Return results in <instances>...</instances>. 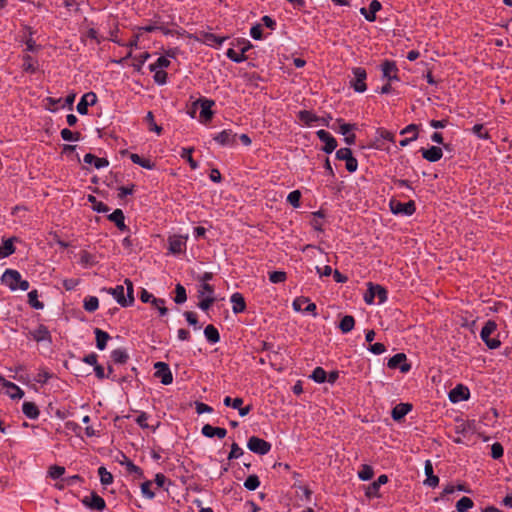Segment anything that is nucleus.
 <instances>
[{
	"label": "nucleus",
	"instance_id": "nucleus-1",
	"mask_svg": "<svg viewBox=\"0 0 512 512\" xmlns=\"http://www.w3.org/2000/svg\"><path fill=\"white\" fill-rule=\"evenodd\" d=\"M1 282L11 291L22 290L27 291L30 284L27 280L22 279L19 271L14 269H6L1 276Z\"/></svg>",
	"mask_w": 512,
	"mask_h": 512
},
{
	"label": "nucleus",
	"instance_id": "nucleus-2",
	"mask_svg": "<svg viewBox=\"0 0 512 512\" xmlns=\"http://www.w3.org/2000/svg\"><path fill=\"white\" fill-rule=\"evenodd\" d=\"M375 298L378 299L379 304H383L387 301V290L378 284L368 283L367 292L364 295V301L367 304H373Z\"/></svg>",
	"mask_w": 512,
	"mask_h": 512
},
{
	"label": "nucleus",
	"instance_id": "nucleus-3",
	"mask_svg": "<svg viewBox=\"0 0 512 512\" xmlns=\"http://www.w3.org/2000/svg\"><path fill=\"white\" fill-rule=\"evenodd\" d=\"M496 329L497 324L492 320H488L480 332V337L482 341L490 349H496L501 345V342L497 338H491V334H493L496 331Z\"/></svg>",
	"mask_w": 512,
	"mask_h": 512
},
{
	"label": "nucleus",
	"instance_id": "nucleus-4",
	"mask_svg": "<svg viewBox=\"0 0 512 512\" xmlns=\"http://www.w3.org/2000/svg\"><path fill=\"white\" fill-rule=\"evenodd\" d=\"M215 105V101L208 98H199L197 101L193 103V107H200V119L201 122L207 123L210 122L213 118L214 112L212 111V107Z\"/></svg>",
	"mask_w": 512,
	"mask_h": 512
},
{
	"label": "nucleus",
	"instance_id": "nucleus-5",
	"mask_svg": "<svg viewBox=\"0 0 512 512\" xmlns=\"http://www.w3.org/2000/svg\"><path fill=\"white\" fill-rule=\"evenodd\" d=\"M353 79L350 80V86L354 89L355 92L363 93L367 90L366 79L367 73L366 70L362 67H355L352 69Z\"/></svg>",
	"mask_w": 512,
	"mask_h": 512
},
{
	"label": "nucleus",
	"instance_id": "nucleus-6",
	"mask_svg": "<svg viewBox=\"0 0 512 512\" xmlns=\"http://www.w3.org/2000/svg\"><path fill=\"white\" fill-rule=\"evenodd\" d=\"M248 449L258 455H266L271 450V444L257 436H252L247 441Z\"/></svg>",
	"mask_w": 512,
	"mask_h": 512
},
{
	"label": "nucleus",
	"instance_id": "nucleus-7",
	"mask_svg": "<svg viewBox=\"0 0 512 512\" xmlns=\"http://www.w3.org/2000/svg\"><path fill=\"white\" fill-rule=\"evenodd\" d=\"M390 208H391V211L393 214H401V215H405V216H411L415 213L416 211V206H415V202L410 200L406 203H402V202H395V201H391L390 202Z\"/></svg>",
	"mask_w": 512,
	"mask_h": 512
},
{
	"label": "nucleus",
	"instance_id": "nucleus-8",
	"mask_svg": "<svg viewBox=\"0 0 512 512\" xmlns=\"http://www.w3.org/2000/svg\"><path fill=\"white\" fill-rule=\"evenodd\" d=\"M390 369H399L402 373H407L411 369V365L407 362V357L404 353H397L392 356L387 363Z\"/></svg>",
	"mask_w": 512,
	"mask_h": 512
},
{
	"label": "nucleus",
	"instance_id": "nucleus-9",
	"mask_svg": "<svg viewBox=\"0 0 512 512\" xmlns=\"http://www.w3.org/2000/svg\"><path fill=\"white\" fill-rule=\"evenodd\" d=\"M81 502L85 507L91 510L103 511L106 508L105 500L95 492H92L89 496H85Z\"/></svg>",
	"mask_w": 512,
	"mask_h": 512
},
{
	"label": "nucleus",
	"instance_id": "nucleus-10",
	"mask_svg": "<svg viewBox=\"0 0 512 512\" xmlns=\"http://www.w3.org/2000/svg\"><path fill=\"white\" fill-rule=\"evenodd\" d=\"M187 236L173 235L168 238V250L173 255H178L186 250Z\"/></svg>",
	"mask_w": 512,
	"mask_h": 512
},
{
	"label": "nucleus",
	"instance_id": "nucleus-11",
	"mask_svg": "<svg viewBox=\"0 0 512 512\" xmlns=\"http://www.w3.org/2000/svg\"><path fill=\"white\" fill-rule=\"evenodd\" d=\"M213 140L221 146L232 147L237 144V135L231 129H225L215 134Z\"/></svg>",
	"mask_w": 512,
	"mask_h": 512
},
{
	"label": "nucleus",
	"instance_id": "nucleus-12",
	"mask_svg": "<svg viewBox=\"0 0 512 512\" xmlns=\"http://www.w3.org/2000/svg\"><path fill=\"white\" fill-rule=\"evenodd\" d=\"M155 376L160 379L163 385H169L173 382V376L168 364L164 362H156L154 365Z\"/></svg>",
	"mask_w": 512,
	"mask_h": 512
},
{
	"label": "nucleus",
	"instance_id": "nucleus-13",
	"mask_svg": "<svg viewBox=\"0 0 512 512\" xmlns=\"http://www.w3.org/2000/svg\"><path fill=\"white\" fill-rule=\"evenodd\" d=\"M0 385L2 388L5 389V393L11 398V399H21L24 396V391L15 383L6 380L1 374H0Z\"/></svg>",
	"mask_w": 512,
	"mask_h": 512
},
{
	"label": "nucleus",
	"instance_id": "nucleus-14",
	"mask_svg": "<svg viewBox=\"0 0 512 512\" xmlns=\"http://www.w3.org/2000/svg\"><path fill=\"white\" fill-rule=\"evenodd\" d=\"M381 70L383 78L387 79L389 82L399 81V69L394 61L385 60L381 64Z\"/></svg>",
	"mask_w": 512,
	"mask_h": 512
},
{
	"label": "nucleus",
	"instance_id": "nucleus-15",
	"mask_svg": "<svg viewBox=\"0 0 512 512\" xmlns=\"http://www.w3.org/2000/svg\"><path fill=\"white\" fill-rule=\"evenodd\" d=\"M316 135L325 144L323 147L325 153L330 154L336 149L337 141L329 132L321 129L316 132Z\"/></svg>",
	"mask_w": 512,
	"mask_h": 512
},
{
	"label": "nucleus",
	"instance_id": "nucleus-16",
	"mask_svg": "<svg viewBox=\"0 0 512 512\" xmlns=\"http://www.w3.org/2000/svg\"><path fill=\"white\" fill-rule=\"evenodd\" d=\"M97 102V95L94 92L85 93L77 104V112L81 115L88 113V107L95 105Z\"/></svg>",
	"mask_w": 512,
	"mask_h": 512
},
{
	"label": "nucleus",
	"instance_id": "nucleus-17",
	"mask_svg": "<svg viewBox=\"0 0 512 512\" xmlns=\"http://www.w3.org/2000/svg\"><path fill=\"white\" fill-rule=\"evenodd\" d=\"M469 396H470L469 389L462 384H458L456 387H454L449 392V400L452 403H458L461 401L468 400Z\"/></svg>",
	"mask_w": 512,
	"mask_h": 512
},
{
	"label": "nucleus",
	"instance_id": "nucleus-18",
	"mask_svg": "<svg viewBox=\"0 0 512 512\" xmlns=\"http://www.w3.org/2000/svg\"><path fill=\"white\" fill-rule=\"evenodd\" d=\"M29 335L35 340L36 342H48L49 344L52 343V337L51 333L48 330V328L40 324L36 329L31 330L29 332Z\"/></svg>",
	"mask_w": 512,
	"mask_h": 512
},
{
	"label": "nucleus",
	"instance_id": "nucleus-19",
	"mask_svg": "<svg viewBox=\"0 0 512 512\" xmlns=\"http://www.w3.org/2000/svg\"><path fill=\"white\" fill-rule=\"evenodd\" d=\"M382 9V4L378 0H372L368 8H360V14L369 22L376 20V13Z\"/></svg>",
	"mask_w": 512,
	"mask_h": 512
},
{
	"label": "nucleus",
	"instance_id": "nucleus-20",
	"mask_svg": "<svg viewBox=\"0 0 512 512\" xmlns=\"http://www.w3.org/2000/svg\"><path fill=\"white\" fill-rule=\"evenodd\" d=\"M420 152L422 154V157L429 162H437L443 156V151L438 146H431L428 149L421 148Z\"/></svg>",
	"mask_w": 512,
	"mask_h": 512
},
{
	"label": "nucleus",
	"instance_id": "nucleus-21",
	"mask_svg": "<svg viewBox=\"0 0 512 512\" xmlns=\"http://www.w3.org/2000/svg\"><path fill=\"white\" fill-rule=\"evenodd\" d=\"M201 433L207 438H213L216 436L219 439H223L227 435V430L225 428L205 424L201 429Z\"/></svg>",
	"mask_w": 512,
	"mask_h": 512
},
{
	"label": "nucleus",
	"instance_id": "nucleus-22",
	"mask_svg": "<svg viewBox=\"0 0 512 512\" xmlns=\"http://www.w3.org/2000/svg\"><path fill=\"white\" fill-rule=\"evenodd\" d=\"M424 472L426 475V479L424 480V485L429 487H436L439 484V477L434 475L433 473V465L430 460L425 461Z\"/></svg>",
	"mask_w": 512,
	"mask_h": 512
},
{
	"label": "nucleus",
	"instance_id": "nucleus-23",
	"mask_svg": "<svg viewBox=\"0 0 512 512\" xmlns=\"http://www.w3.org/2000/svg\"><path fill=\"white\" fill-rule=\"evenodd\" d=\"M388 482V477L385 474L380 475L376 481L371 483L367 490H366V496L369 498L378 497L379 496V489L380 486L383 484H386Z\"/></svg>",
	"mask_w": 512,
	"mask_h": 512
},
{
	"label": "nucleus",
	"instance_id": "nucleus-24",
	"mask_svg": "<svg viewBox=\"0 0 512 512\" xmlns=\"http://www.w3.org/2000/svg\"><path fill=\"white\" fill-rule=\"evenodd\" d=\"M108 219L113 222L119 230L129 231V228L125 224V215L121 209H115L108 215Z\"/></svg>",
	"mask_w": 512,
	"mask_h": 512
},
{
	"label": "nucleus",
	"instance_id": "nucleus-25",
	"mask_svg": "<svg viewBox=\"0 0 512 512\" xmlns=\"http://www.w3.org/2000/svg\"><path fill=\"white\" fill-rule=\"evenodd\" d=\"M230 302L232 303V311L234 314H239L245 311L246 302L241 293H233L230 297Z\"/></svg>",
	"mask_w": 512,
	"mask_h": 512
},
{
	"label": "nucleus",
	"instance_id": "nucleus-26",
	"mask_svg": "<svg viewBox=\"0 0 512 512\" xmlns=\"http://www.w3.org/2000/svg\"><path fill=\"white\" fill-rule=\"evenodd\" d=\"M123 457V460L122 461H119V463L122 465V466H125L126 468V471L128 474H131V475H134L135 477L137 478H143L144 477V474H143V470L135 465L128 457H126L125 455H122Z\"/></svg>",
	"mask_w": 512,
	"mask_h": 512
},
{
	"label": "nucleus",
	"instance_id": "nucleus-27",
	"mask_svg": "<svg viewBox=\"0 0 512 512\" xmlns=\"http://www.w3.org/2000/svg\"><path fill=\"white\" fill-rule=\"evenodd\" d=\"M412 410V405L409 403L397 404L391 412L393 420L400 421Z\"/></svg>",
	"mask_w": 512,
	"mask_h": 512
},
{
	"label": "nucleus",
	"instance_id": "nucleus-28",
	"mask_svg": "<svg viewBox=\"0 0 512 512\" xmlns=\"http://www.w3.org/2000/svg\"><path fill=\"white\" fill-rule=\"evenodd\" d=\"M103 290L111 294L120 306L126 307L123 285H117L114 288H104Z\"/></svg>",
	"mask_w": 512,
	"mask_h": 512
},
{
	"label": "nucleus",
	"instance_id": "nucleus-29",
	"mask_svg": "<svg viewBox=\"0 0 512 512\" xmlns=\"http://www.w3.org/2000/svg\"><path fill=\"white\" fill-rule=\"evenodd\" d=\"M83 161L86 164L94 165L97 169L105 168L109 165V161L106 158H100L91 153L85 154Z\"/></svg>",
	"mask_w": 512,
	"mask_h": 512
},
{
	"label": "nucleus",
	"instance_id": "nucleus-30",
	"mask_svg": "<svg viewBox=\"0 0 512 512\" xmlns=\"http://www.w3.org/2000/svg\"><path fill=\"white\" fill-rule=\"evenodd\" d=\"M17 240L16 237H12L2 241L0 245V258H6L15 252L14 242Z\"/></svg>",
	"mask_w": 512,
	"mask_h": 512
},
{
	"label": "nucleus",
	"instance_id": "nucleus-31",
	"mask_svg": "<svg viewBox=\"0 0 512 512\" xmlns=\"http://www.w3.org/2000/svg\"><path fill=\"white\" fill-rule=\"evenodd\" d=\"M22 412L27 418L31 420L37 419L40 415V411L37 405L34 402L29 401H25L22 404Z\"/></svg>",
	"mask_w": 512,
	"mask_h": 512
},
{
	"label": "nucleus",
	"instance_id": "nucleus-32",
	"mask_svg": "<svg viewBox=\"0 0 512 512\" xmlns=\"http://www.w3.org/2000/svg\"><path fill=\"white\" fill-rule=\"evenodd\" d=\"M95 338H96V347L99 350H104L107 346V342L111 339V336L100 328H95L94 330Z\"/></svg>",
	"mask_w": 512,
	"mask_h": 512
},
{
	"label": "nucleus",
	"instance_id": "nucleus-33",
	"mask_svg": "<svg viewBox=\"0 0 512 512\" xmlns=\"http://www.w3.org/2000/svg\"><path fill=\"white\" fill-rule=\"evenodd\" d=\"M129 158L134 164H137V165L141 166L142 168H145L148 170H153L156 166L155 163L152 162L150 159L142 158L141 156H139L136 153L130 154Z\"/></svg>",
	"mask_w": 512,
	"mask_h": 512
},
{
	"label": "nucleus",
	"instance_id": "nucleus-34",
	"mask_svg": "<svg viewBox=\"0 0 512 512\" xmlns=\"http://www.w3.org/2000/svg\"><path fill=\"white\" fill-rule=\"evenodd\" d=\"M226 40V37H220L213 33H204L203 34V42L212 47H219Z\"/></svg>",
	"mask_w": 512,
	"mask_h": 512
},
{
	"label": "nucleus",
	"instance_id": "nucleus-35",
	"mask_svg": "<svg viewBox=\"0 0 512 512\" xmlns=\"http://www.w3.org/2000/svg\"><path fill=\"white\" fill-rule=\"evenodd\" d=\"M204 335L207 341L211 344H216L220 341V334L216 327L213 325H207L204 329Z\"/></svg>",
	"mask_w": 512,
	"mask_h": 512
},
{
	"label": "nucleus",
	"instance_id": "nucleus-36",
	"mask_svg": "<svg viewBox=\"0 0 512 512\" xmlns=\"http://www.w3.org/2000/svg\"><path fill=\"white\" fill-rule=\"evenodd\" d=\"M355 326V319L351 315H345L340 323H339V329L342 331V333H349L354 329Z\"/></svg>",
	"mask_w": 512,
	"mask_h": 512
},
{
	"label": "nucleus",
	"instance_id": "nucleus-37",
	"mask_svg": "<svg viewBox=\"0 0 512 512\" xmlns=\"http://www.w3.org/2000/svg\"><path fill=\"white\" fill-rule=\"evenodd\" d=\"M299 119L306 125L311 126L313 123H317L320 117L308 110H302L298 113Z\"/></svg>",
	"mask_w": 512,
	"mask_h": 512
},
{
	"label": "nucleus",
	"instance_id": "nucleus-38",
	"mask_svg": "<svg viewBox=\"0 0 512 512\" xmlns=\"http://www.w3.org/2000/svg\"><path fill=\"white\" fill-rule=\"evenodd\" d=\"M194 151L193 147H184L181 149L180 157L182 159H185L188 163L191 169L195 170L198 168V163L193 159L192 153Z\"/></svg>",
	"mask_w": 512,
	"mask_h": 512
},
{
	"label": "nucleus",
	"instance_id": "nucleus-39",
	"mask_svg": "<svg viewBox=\"0 0 512 512\" xmlns=\"http://www.w3.org/2000/svg\"><path fill=\"white\" fill-rule=\"evenodd\" d=\"M143 303L159 304L162 305V298H156L153 294L142 288L139 295Z\"/></svg>",
	"mask_w": 512,
	"mask_h": 512
},
{
	"label": "nucleus",
	"instance_id": "nucleus-40",
	"mask_svg": "<svg viewBox=\"0 0 512 512\" xmlns=\"http://www.w3.org/2000/svg\"><path fill=\"white\" fill-rule=\"evenodd\" d=\"M111 358L117 364H124L129 356L125 349L118 348L111 352Z\"/></svg>",
	"mask_w": 512,
	"mask_h": 512
},
{
	"label": "nucleus",
	"instance_id": "nucleus-41",
	"mask_svg": "<svg viewBox=\"0 0 512 512\" xmlns=\"http://www.w3.org/2000/svg\"><path fill=\"white\" fill-rule=\"evenodd\" d=\"M28 303L29 305L37 310H41L44 308V303L38 300V291L37 290H31L28 292Z\"/></svg>",
	"mask_w": 512,
	"mask_h": 512
},
{
	"label": "nucleus",
	"instance_id": "nucleus-42",
	"mask_svg": "<svg viewBox=\"0 0 512 512\" xmlns=\"http://www.w3.org/2000/svg\"><path fill=\"white\" fill-rule=\"evenodd\" d=\"M474 503L469 497H462L456 503V509L458 512H467L469 509L473 507Z\"/></svg>",
	"mask_w": 512,
	"mask_h": 512
},
{
	"label": "nucleus",
	"instance_id": "nucleus-43",
	"mask_svg": "<svg viewBox=\"0 0 512 512\" xmlns=\"http://www.w3.org/2000/svg\"><path fill=\"white\" fill-rule=\"evenodd\" d=\"M98 475L102 485L107 486L112 484L113 475L105 467L101 466L98 468Z\"/></svg>",
	"mask_w": 512,
	"mask_h": 512
},
{
	"label": "nucleus",
	"instance_id": "nucleus-44",
	"mask_svg": "<svg viewBox=\"0 0 512 512\" xmlns=\"http://www.w3.org/2000/svg\"><path fill=\"white\" fill-rule=\"evenodd\" d=\"M124 284L126 286V290H127V296L125 297V301H126V307H129V306H132L133 303H134V287H133V283L130 279H125L124 280Z\"/></svg>",
	"mask_w": 512,
	"mask_h": 512
},
{
	"label": "nucleus",
	"instance_id": "nucleus-45",
	"mask_svg": "<svg viewBox=\"0 0 512 512\" xmlns=\"http://www.w3.org/2000/svg\"><path fill=\"white\" fill-rule=\"evenodd\" d=\"M137 31L140 33V32H148V33H151V32H155V31H162L165 35L169 34L170 33V30L163 27V26H160V25H157L156 23L154 24H149V25H146V26H141V27H137L136 28Z\"/></svg>",
	"mask_w": 512,
	"mask_h": 512
},
{
	"label": "nucleus",
	"instance_id": "nucleus-46",
	"mask_svg": "<svg viewBox=\"0 0 512 512\" xmlns=\"http://www.w3.org/2000/svg\"><path fill=\"white\" fill-rule=\"evenodd\" d=\"M226 56L235 63H242L247 60L246 55H243L240 51H236L234 48H229L226 52Z\"/></svg>",
	"mask_w": 512,
	"mask_h": 512
},
{
	"label": "nucleus",
	"instance_id": "nucleus-47",
	"mask_svg": "<svg viewBox=\"0 0 512 512\" xmlns=\"http://www.w3.org/2000/svg\"><path fill=\"white\" fill-rule=\"evenodd\" d=\"M187 300L186 289L183 285L177 284L175 287L174 301L176 304H183Z\"/></svg>",
	"mask_w": 512,
	"mask_h": 512
},
{
	"label": "nucleus",
	"instance_id": "nucleus-48",
	"mask_svg": "<svg viewBox=\"0 0 512 512\" xmlns=\"http://www.w3.org/2000/svg\"><path fill=\"white\" fill-rule=\"evenodd\" d=\"M310 378L316 383H324L327 379V373L322 367H316L310 375Z\"/></svg>",
	"mask_w": 512,
	"mask_h": 512
},
{
	"label": "nucleus",
	"instance_id": "nucleus-49",
	"mask_svg": "<svg viewBox=\"0 0 512 512\" xmlns=\"http://www.w3.org/2000/svg\"><path fill=\"white\" fill-rule=\"evenodd\" d=\"M84 309L88 312H94L99 307V300L95 296H88L84 299Z\"/></svg>",
	"mask_w": 512,
	"mask_h": 512
},
{
	"label": "nucleus",
	"instance_id": "nucleus-50",
	"mask_svg": "<svg viewBox=\"0 0 512 512\" xmlns=\"http://www.w3.org/2000/svg\"><path fill=\"white\" fill-rule=\"evenodd\" d=\"M260 486L259 477L255 474L249 475L244 481V487L249 491H254Z\"/></svg>",
	"mask_w": 512,
	"mask_h": 512
},
{
	"label": "nucleus",
	"instance_id": "nucleus-51",
	"mask_svg": "<svg viewBox=\"0 0 512 512\" xmlns=\"http://www.w3.org/2000/svg\"><path fill=\"white\" fill-rule=\"evenodd\" d=\"M53 377V374L49 372L46 368H40L36 377L35 381L37 383H40L42 385L46 384L51 378Z\"/></svg>",
	"mask_w": 512,
	"mask_h": 512
},
{
	"label": "nucleus",
	"instance_id": "nucleus-52",
	"mask_svg": "<svg viewBox=\"0 0 512 512\" xmlns=\"http://www.w3.org/2000/svg\"><path fill=\"white\" fill-rule=\"evenodd\" d=\"M374 475L373 468L370 465L363 464L358 471V477L363 481L370 480Z\"/></svg>",
	"mask_w": 512,
	"mask_h": 512
},
{
	"label": "nucleus",
	"instance_id": "nucleus-53",
	"mask_svg": "<svg viewBox=\"0 0 512 512\" xmlns=\"http://www.w3.org/2000/svg\"><path fill=\"white\" fill-rule=\"evenodd\" d=\"M60 135L65 141H79L81 138V134L79 132H72L68 128L62 129Z\"/></svg>",
	"mask_w": 512,
	"mask_h": 512
},
{
	"label": "nucleus",
	"instance_id": "nucleus-54",
	"mask_svg": "<svg viewBox=\"0 0 512 512\" xmlns=\"http://www.w3.org/2000/svg\"><path fill=\"white\" fill-rule=\"evenodd\" d=\"M169 65H170V60L165 56H161L156 60L155 63H152L149 65V70L150 71H156V69L163 70V68H167Z\"/></svg>",
	"mask_w": 512,
	"mask_h": 512
},
{
	"label": "nucleus",
	"instance_id": "nucleus-55",
	"mask_svg": "<svg viewBox=\"0 0 512 512\" xmlns=\"http://www.w3.org/2000/svg\"><path fill=\"white\" fill-rule=\"evenodd\" d=\"M96 261H95V257L87 252V251H82L80 253V264L87 267V266H93L95 265Z\"/></svg>",
	"mask_w": 512,
	"mask_h": 512
},
{
	"label": "nucleus",
	"instance_id": "nucleus-56",
	"mask_svg": "<svg viewBox=\"0 0 512 512\" xmlns=\"http://www.w3.org/2000/svg\"><path fill=\"white\" fill-rule=\"evenodd\" d=\"M214 286L209 283H201L198 290V297L202 298L205 296H214Z\"/></svg>",
	"mask_w": 512,
	"mask_h": 512
},
{
	"label": "nucleus",
	"instance_id": "nucleus-57",
	"mask_svg": "<svg viewBox=\"0 0 512 512\" xmlns=\"http://www.w3.org/2000/svg\"><path fill=\"white\" fill-rule=\"evenodd\" d=\"M301 192L299 190L291 191L287 196V201L294 208H298L300 206Z\"/></svg>",
	"mask_w": 512,
	"mask_h": 512
},
{
	"label": "nucleus",
	"instance_id": "nucleus-58",
	"mask_svg": "<svg viewBox=\"0 0 512 512\" xmlns=\"http://www.w3.org/2000/svg\"><path fill=\"white\" fill-rule=\"evenodd\" d=\"M146 122L149 124V130L154 131L157 134H160L162 131V127L158 126L155 122L154 115L151 111H149L145 117Z\"/></svg>",
	"mask_w": 512,
	"mask_h": 512
},
{
	"label": "nucleus",
	"instance_id": "nucleus-59",
	"mask_svg": "<svg viewBox=\"0 0 512 512\" xmlns=\"http://www.w3.org/2000/svg\"><path fill=\"white\" fill-rule=\"evenodd\" d=\"M154 72V75H153V79H154V82L158 85H165L167 83V72H165L164 70H161V69H156V71H153Z\"/></svg>",
	"mask_w": 512,
	"mask_h": 512
},
{
	"label": "nucleus",
	"instance_id": "nucleus-60",
	"mask_svg": "<svg viewBox=\"0 0 512 512\" xmlns=\"http://www.w3.org/2000/svg\"><path fill=\"white\" fill-rule=\"evenodd\" d=\"M472 132L473 134H475L479 139H488L490 136H489V133L488 131H486L484 129V126L482 124H475L473 127H472Z\"/></svg>",
	"mask_w": 512,
	"mask_h": 512
},
{
	"label": "nucleus",
	"instance_id": "nucleus-61",
	"mask_svg": "<svg viewBox=\"0 0 512 512\" xmlns=\"http://www.w3.org/2000/svg\"><path fill=\"white\" fill-rule=\"evenodd\" d=\"M287 275L284 271H273L269 274V280L272 283H282L286 280Z\"/></svg>",
	"mask_w": 512,
	"mask_h": 512
},
{
	"label": "nucleus",
	"instance_id": "nucleus-62",
	"mask_svg": "<svg viewBox=\"0 0 512 512\" xmlns=\"http://www.w3.org/2000/svg\"><path fill=\"white\" fill-rule=\"evenodd\" d=\"M150 418L149 414L144 411H140L138 416L135 419V422L142 428H149L148 419Z\"/></svg>",
	"mask_w": 512,
	"mask_h": 512
},
{
	"label": "nucleus",
	"instance_id": "nucleus-63",
	"mask_svg": "<svg viewBox=\"0 0 512 512\" xmlns=\"http://www.w3.org/2000/svg\"><path fill=\"white\" fill-rule=\"evenodd\" d=\"M151 486L152 482L149 480L141 484V492L147 499H153L155 497V493L151 490Z\"/></svg>",
	"mask_w": 512,
	"mask_h": 512
},
{
	"label": "nucleus",
	"instance_id": "nucleus-64",
	"mask_svg": "<svg viewBox=\"0 0 512 512\" xmlns=\"http://www.w3.org/2000/svg\"><path fill=\"white\" fill-rule=\"evenodd\" d=\"M200 302L198 303V307L202 310V311H207L212 305L213 303L215 302V298L214 296H205V297H202L200 298Z\"/></svg>",
	"mask_w": 512,
	"mask_h": 512
}]
</instances>
